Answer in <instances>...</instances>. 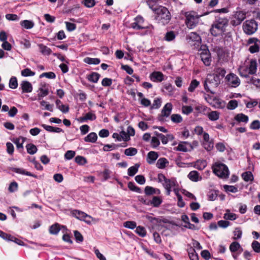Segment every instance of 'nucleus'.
<instances>
[{
	"instance_id": "obj_2",
	"label": "nucleus",
	"mask_w": 260,
	"mask_h": 260,
	"mask_svg": "<svg viewBox=\"0 0 260 260\" xmlns=\"http://www.w3.org/2000/svg\"><path fill=\"white\" fill-rule=\"evenodd\" d=\"M228 22V19L225 17L216 18L210 29L211 34L214 36L222 35L225 31Z\"/></svg>"
},
{
	"instance_id": "obj_42",
	"label": "nucleus",
	"mask_w": 260,
	"mask_h": 260,
	"mask_svg": "<svg viewBox=\"0 0 260 260\" xmlns=\"http://www.w3.org/2000/svg\"><path fill=\"white\" fill-rule=\"evenodd\" d=\"M136 228V232L137 234L142 237H144L146 236V231L144 227L138 226Z\"/></svg>"
},
{
	"instance_id": "obj_48",
	"label": "nucleus",
	"mask_w": 260,
	"mask_h": 260,
	"mask_svg": "<svg viewBox=\"0 0 260 260\" xmlns=\"http://www.w3.org/2000/svg\"><path fill=\"white\" fill-rule=\"evenodd\" d=\"M189 39L193 41L200 42L201 39L200 36L195 32H191L189 35Z\"/></svg>"
},
{
	"instance_id": "obj_49",
	"label": "nucleus",
	"mask_w": 260,
	"mask_h": 260,
	"mask_svg": "<svg viewBox=\"0 0 260 260\" xmlns=\"http://www.w3.org/2000/svg\"><path fill=\"white\" fill-rule=\"evenodd\" d=\"M25 141V138L20 137L14 141L18 149L23 148V143Z\"/></svg>"
},
{
	"instance_id": "obj_31",
	"label": "nucleus",
	"mask_w": 260,
	"mask_h": 260,
	"mask_svg": "<svg viewBox=\"0 0 260 260\" xmlns=\"http://www.w3.org/2000/svg\"><path fill=\"white\" fill-rule=\"evenodd\" d=\"M84 62L90 64H98L100 63V59L97 58L85 57Z\"/></svg>"
},
{
	"instance_id": "obj_62",
	"label": "nucleus",
	"mask_w": 260,
	"mask_h": 260,
	"mask_svg": "<svg viewBox=\"0 0 260 260\" xmlns=\"http://www.w3.org/2000/svg\"><path fill=\"white\" fill-rule=\"evenodd\" d=\"M238 106V102L236 100H231L230 101L228 105L227 108L228 109L230 110H233L235 109Z\"/></svg>"
},
{
	"instance_id": "obj_55",
	"label": "nucleus",
	"mask_w": 260,
	"mask_h": 260,
	"mask_svg": "<svg viewBox=\"0 0 260 260\" xmlns=\"http://www.w3.org/2000/svg\"><path fill=\"white\" fill-rule=\"evenodd\" d=\"M35 75V73L28 68L25 69L21 71V75L24 77L33 76Z\"/></svg>"
},
{
	"instance_id": "obj_57",
	"label": "nucleus",
	"mask_w": 260,
	"mask_h": 260,
	"mask_svg": "<svg viewBox=\"0 0 260 260\" xmlns=\"http://www.w3.org/2000/svg\"><path fill=\"white\" fill-rule=\"evenodd\" d=\"M145 193L147 195H151L156 193V189L152 187L147 186L145 188Z\"/></svg>"
},
{
	"instance_id": "obj_43",
	"label": "nucleus",
	"mask_w": 260,
	"mask_h": 260,
	"mask_svg": "<svg viewBox=\"0 0 260 260\" xmlns=\"http://www.w3.org/2000/svg\"><path fill=\"white\" fill-rule=\"evenodd\" d=\"M240 247L241 246L238 242H233L231 244L230 246V250L232 252H235L237 251Z\"/></svg>"
},
{
	"instance_id": "obj_53",
	"label": "nucleus",
	"mask_w": 260,
	"mask_h": 260,
	"mask_svg": "<svg viewBox=\"0 0 260 260\" xmlns=\"http://www.w3.org/2000/svg\"><path fill=\"white\" fill-rule=\"evenodd\" d=\"M223 188L225 191L235 193L238 191L237 187L234 186L224 185Z\"/></svg>"
},
{
	"instance_id": "obj_56",
	"label": "nucleus",
	"mask_w": 260,
	"mask_h": 260,
	"mask_svg": "<svg viewBox=\"0 0 260 260\" xmlns=\"http://www.w3.org/2000/svg\"><path fill=\"white\" fill-rule=\"evenodd\" d=\"M81 3L87 8H92L95 5L94 0H83Z\"/></svg>"
},
{
	"instance_id": "obj_29",
	"label": "nucleus",
	"mask_w": 260,
	"mask_h": 260,
	"mask_svg": "<svg viewBox=\"0 0 260 260\" xmlns=\"http://www.w3.org/2000/svg\"><path fill=\"white\" fill-rule=\"evenodd\" d=\"M169 164V161L165 158H159L157 162L156 166L159 169H164L167 164Z\"/></svg>"
},
{
	"instance_id": "obj_33",
	"label": "nucleus",
	"mask_w": 260,
	"mask_h": 260,
	"mask_svg": "<svg viewBox=\"0 0 260 260\" xmlns=\"http://www.w3.org/2000/svg\"><path fill=\"white\" fill-rule=\"evenodd\" d=\"M234 237L233 239L234 240H238L242 237V231L240 228H236L233 231Z\"/></svg>"
},
{
	"instance_id": "obj_59",
	"label": "nucleus",
	"mask_w": 260,
	"mask_h": 260,
	"mask_svg": "<svg viewBox=\"0 0 260 260\" xmlns=\"http://www.w3.org/2000/svg\"><path fill=\"white\" fill-rule=\"evenodd\" d=\"M124 226L128 229H134L137 227V224L136 222L133 221H127L125 222L124 223Z\"/></svg>"
},
{
	"instance_id": "obj_38",
	"label": "nucleus",
	"mask_w": 260,
	"mask_h": 260,
	"mask_svg": "<svg viewBox=\"0 0 260 260\" xmlns=\"http://www.w3.org/2000/svg\"><path fill=\"white\" fill-rule=\"evenodd\" d=\"M60 231L59 224L58 223H55L51 225L49 229V232L51 234L56 235Z\"/></svg>"
},
{
	"instance_id": "obj_64",
	"label": "nucleus",
	"mask_w": 260,
	"mask_h": 260,
	"mask_svg": "<svg viewBox=\"0 0 260 260\" xmlns=\"http://www.w3.org/2000/svg\"><path fill=\"white\" fill-rule=\"evenodd\" d=\"M250 128L252 129H258L260 128V121L258 120H254L251 123Z\"/></svg>"
},
{
	"instance_id": "obj_12",
	"label": "nucleus",
	"mask_w": 260,
	"mask_h": 260,
	"mask_svg": "<svg viewBox=\"0 0 260 260\" xmlns=\"http://www.w3.org/2000/svg\"><path fill=\"white\" fill-rule=\"evenodd\" d=\"M38 100H41L49 94V89L46 83H41L38 90Z\"/></svg>"
},
{
	"instance_id": "obj_39",
	"label": "nucleus",
	"mask_w": 260,
	"mask_h": 260,
	"mask_svg": "<svg viewBox=\"0 0 260 260\" xmlns=\"http://www.w3.org/2000/svg\"><path fill=\"white\" fill-rule=\"evenodd\" d=\"M137 152V149L133 147L128 148L124 150V154L127 156H134Z\"/></svg>"
},
{
	"instance_id": "obj_40",
	"label": "nucleus",
	"mask_w": 260,
	"mask_h": 260,
	"mask_svg": "<svg viewBox=\"0 0 260 260\" xmlns=\"http://www.w3.org/2000/svg\"><path fill=\"white\" fill-rule=\"evenodd\" d=\"M242 177L245 181H252L253 179V175L250 172H246L243 173L242 174Z\"/></svg>"
},
{
	"instance_id": "obj_6",
	"label": "nucleus",
	"mask_w": 260,
	"mask_h": 260,
	"mask_svg": "<svg viewBox=\"0 0 260 260\" xmlns=\"http://www.w3.org/2000/svg\"><path fill=\"white\" fill-rule=\"evenodd\" d=\"M156 13L163 24L168 23L171 19L170 13L165 7H161L158 8Z\"/></svg>"
},
{
	"instance_id": "obj_22",
	"label": "nucleus",
	"mask_w": 260,
	"mask_h": 260,
	"mask_svg": "<svg viewBox=\"0 0 260 260\" xmlns=\"http://www.w3.org/2000/svg\"><path fill=\"white\" fill-rule=\"evenodd\" d=\"M188 178L192 181L197 182L202 179L199 173L196 171H191L188 175Z\"/></svg>"
},
{
	"instance_id": "obj_41",
	"label": "nucleus",
	"mask_w": 260,
	"mask_h": 260,
	"mask_svg": "<svg viewBox=\"0 0 260 260\" xmlns=\"http://www.w3.org/2000/svg\"><path fill=\"white\" fill-rule=\"evenodd\" d=\"M239 72L240 76L244 77H247L249 74L248 73V67H240L239 68Z\"/></svg>"
},
{
	"instance_id": "obj_52",
	"label": "nucleus",
	"mask_w": 260,
	"mask_h": 260,
	"mask_svg": "<svg viewBox=\"0 0 260 260\" xmlns=\"http://www.w3.org/2000/svg\"><path fill=\"white\" fill-rule=\"evenodd\" d=\"M203 146L204 148L207 150L208 151H211L213 147H214V144L213 141H210L208 142H203Z\"/></svg>"
},
{
	"instance_id": "obj_30",
	"label": "nucleus",
	"mask_w": 260,
	"mask_h": 260,
	"mask_svg": "<svg viewBox=\"0 0 260 260\" xmlns=\"http://www.w3.org/2000/svg\"><path fill=\"white\" fill-rule=\"evenodd\" d=\"M140 165L138 164H135V166L131 167L127 171L128 175L130 176H134L138 172Z\"/></svg>"
},
{
	"instance_id": "obj_60",
	"label": "nucleus",
	"mask_w": 260,
	"mask_h": 260,
	"mask_svg": "<svg viewBox=\"0 0 260 260\" xmlns=\"http://www.w3.org/2000/svg\"><path fill=\"white\" fill-rule=\"evenodd\" d=\"M218 191L217 190H211L208 193V198L210 201H214L217 198Z\"/></svg>"
},
{
	"instance_id": "obj_58",
	"label": "nucleus",
	"mask_w": 260,
	"mask_h": 260,
	"mask_svg": "<svg viewBox=\"0 0 260 260\" xmlns=\"http://www.w3.org/2000/svg\"><path fill=\"white\" fill-rule=\"evenodd\" d=\"M199 82H198L197 80H192L191 82L190 85L188 88V91L190 92H193L195 88L199 85Z\"/></svg>"
},
{
	"instance_id": "obj_61",
	"label": "nucleus",
	"mask_w": 260,
	"mask_h": 260,
	"mask_svg": "<svg viewBox=\"0 0 260 260\" xmlns=\"http://www.w3.org/2000/svg\"><path fill=\"white\" fill-rule=\"evenodd\" d=\"M175 38V35L173 31H170L166 33L165 39L167 41H171Z\"/></svg>"
},
{
	"instance_id": "obj_1",
	"label": "nucleus",
	"mask_w": 260,
	"mask_h": 260,
	"mask_svg": "<svg viewBox=\"0 0 260 260\" xmlns=\"http://www.w3.org/2000/svg\"><path fill=\"white\" fill-rule=\"evenodd\" d=\"M209 12H206L203 15H199L194 11H189L187 12L181 11V14L183 15L185 19V24L189 29H193L196 27L200 22L201 17L207 15Z\"/></svg>"
},
{
	"instance_id": "obj_9",
	"label": "nucleus",
	"mask_w": 260,
	"mask_h": 260,
	"mask_svg": "<svg viewBox=\"0 0 260 260\" xmlns=\"http://www.w3.org/2000/svg\"><path fill=\"white\" fill-rule=\"evenodd\" d=\"M225 79L228 82V84L232 87H237L240 84L241 81L239 77L234 73H230L228 74Z\"/></svg>"
},
{
	"instance_id": "obj_3",
	"label": "nucleus",
	"mask_w": 260,
	"mask_h": 260,
	"mask_svg": "<svg viewBox=\"0 0 260 260\" xmlns=\"http://www.w3.org/2000/svg\"><path fill=\"white\" fill-rule=\"evenodd\" d=\"M221 78H218L217 76L213 75H209L206 78L204 86L205 89L210 92L212 94H214L215 92L213 89L218 87L220 83Z\"/></svg>"
},
{
	"instance_id": "obj_26",
	"label": "nucleus",
	"mask_w": 260,
	"mask_h": 260,
	"mask_svg": "<svg viewBox=\"0 0 260 260\" xmlns=\"http://www.w3.org/2000/svg\"><path fill=\"white\" fill-rule=\"evenodd\" d=\"M235 119L239 122L247 123L248 121V117L243 113L236 115Z\"/></svg>"
},
{
	"instance_id": "obj_18",
	"label": "nucleus",
	"mask_w": 260,
	"mask_h": 260,
	"mask_svg": "<svg viewBox=\"0 0 260 260\" xmlns=\"http://www.w3.org/2000/svg\"><path fill=\"white\" fill-rule=\"evenodd\" d=\"M150 79L153 81L161 82L164 80V75L160 72H154L150 75Z\"/></svg>"
},
{
	"instance_id": "obj_44",
	"label": "nucleus",
	"mask_w": 260,
	"mask_h": 260,
	"mask_svg": "<svg viewBox=\"0 0 260 260\" xmlns=\"http://www.w3.org/2000/svg\"><path fill=\"white\" fill-rule=\"evenodd\" d=\"M215 74H214L215 76H217L218 78H222L226 73L225 70L223 68H217L215 71Z\"/></svg>"
},
{
	"instance_id": "obj_20",
	"label": "nucleus",
	"mask_w": 260,
	"mask_h": 260,
	"mask_svg": "<svg viewBox=\"0 0 260 260\" xmlns=\"http://www.w3.org/2000/svg\"><path fill=\"white\" fill-rule=\"evenodd\" d=\"M158 155L157 152L150 151L147 154V162L151 164L153 163L158 158Z\"/></svg>"
},
{
	"instance_id": "obj_47",
	"label": "nucleus",
	"mask_w": 260,
	"mask_h": 260,
	"mask_svg": "<svg viewBox=\"0 0 260 260\" xmlns=\"http://www.w3.org/2000/svg\"><path fill=\"white\" fill-rule=\"evenodd\" d=\"M162 200L158 197H153L152 201H151V204L154 207H158L161 203Z\"/></svg>"
},
{
	"instance_id": "obj_24",
	"label": "nucleus",
	"mask_w": 260,
	"mask_h": 260,
	"mask_svg": "<svg viewBox=\"0 0 260 260\" xmlns=\"http://www.w3.org/2000/svg\"><path fill=\"white\" fill-rule=\"evenodd\" d=\"M56 105L58 109H59L63 113H67L69 110V107L68 105H63L61 102L57 100L56 101Z\"/></svg>"
},
{
	"instance_id": "obj_7",
	"label": "nucleus",
	"mask_w": 260,
	"mask_h": 260,
	"mask_svg": "<svg viewBox=\"0 0 260 260\" xmlns=\"http://www.w3.org/2000/svg\"><path fill=\"white\" fill-rule=\"evenodd\" d=\"M247 45L250 53L258 52L260 50V40L255 38H250L247 41Z\"/></svg>"
},
{
	"instance_id": "obj_35",
	"label": "nucleus",
	"mask_w": 260,
	"mask_h": 260,
	"mask_svg": "<svg viewBox=\"0 0 260 260\" xmlns=\"http://www.w3.org/2000/svg\"><path fill=\"white\" fill-rule=\"evenodd\" d=\"M100 75L97 73L94 72L89 75L88 76L87 79L90 82L93 83H96L98 81Z\"/></svg>"
},
{
	"instance_id": "obj_50",
	"label": "nucleus",
	"mask_w": 260,
	"mask_h": 260,
	"mask_svg": "<svg viewBox=\"0 0 260 260\" xmlns=\"http://www.w3.org/2000/svg\"><path fill=\"white\" fill-rule=\"evenodd\" d=\"M128 188L131 190L132 191L140 193L141 192V189L137 186L134 182H129L128 183Z\"/></svg>"
},
{
	"instance_id": "obj_21",
	"label": "nucleus",
	"mask_w": 260,
	"mask_h": 260,
	"mask_svg": "<svg viewBox=\"0 0 260 260\" xmlns=\"http://www.w3.org/2000/svg\"><path fill=\"white\" fill-rule=\"evenodd\" d=\"M97 139L98 136L95 133L92 132L85 137L84 140L86 142L94 143L96 141Z\"/></svg>"
},
{
	"instance_id": "obj_36",
	"label": "nucleus",
	"mask_w": 260,
	"mask_h": 260,
	"mask_svg": "<svg viewBox=\"0 0 260 260\" xmlns=\"http://www.w3.org/2000/svg\"><path fill=\"white\" fill-rule=\"evenodd\" d=\"M27 152L30 154H34L37 151V147L32 144H28L26 146Z\"/></svg>"
},
{
	"instance_id": "obj_14",
	"label": "nucleus",
	"mask_w": 260,
	"mask_h": 260,
	"mask_svg": "<svg viewBox=\"0 0 260 260\" xmlns=\"http://www.w3.org/2000/svg\"><path fill=\"white\" fill-rule=\"evenodd\" d=\"M176 149L178 151L187 152L193 150V146L187 142H182L178 144Z\"/></svg>"
},
{
	"instance_id": "obj_8",
	"label": "nucleus",
	"mask_w": 260,
	"mask_h": 260,
	"mask_svg": "<svg viewBox=\"0 0 260 260\" xmlns=\"http://www.w3.org/2000/svg\"><path fill=\"white\" fill-rule=\"evenodd\" d=\"M246 18V13L243 11H237L233 15L231 23L233 26H237Z\"/></svg>"
},
{
	"instance_id": "obj_16",
	"label": "nucleus",
	"mask_w": 260,
	"mask_h": 260,
	"mask_svg": "<svg viewBox=\"0 0 260 260\" xmlns=\"http://www.w3.org/2000/svg\"><path fill=\"white\" fill-rule=\"evenodd\" d=\"M162 185L167 190V194L169 196L171 188L175 186V181L174 179H167L165 182L162 183Z\"/></svg>"
},
{
	"instance_id": "obj_19",
	"label": "nucleus",
	"mask_w": 260,
	"mask_h": 260,
	"mask_svg": "<svg viewBox=\"0 0 260 260\" xmlns=\"http://www.w3.org/2000/svg\"><path fill=\"white\" fill-rule=\"evenodd\" d=\"M247 67L249 74L252 75L256 73L257 70V63L255 60H251Z\"/></svg>"
},
{
	"instance_id": "obj_51",
	"label": "nucleus",
	"mask_w": 260,
	"mask_h": 260,
	"mask_svg": "<svg viewBox=\"0 0 260 260\" xmlns=\"http://www.w3.org/2000/svg\"><path fill=\"white\" fill-rule=\"evenodd\" d=\"M9 87L12 89H15L18 86L17 78L15 77H12L9 81Z\"/></svg>"
},
{
	"instance_id": "obj_13",
	"label": "nucleus",
	"mask_w": 260,
	"mask_h": 260,
	"mask_svg": "<svg viewBox=\"0 0 260 260\" xmlns=\"http://www.w3.org/2000/svg\"><path fill=\"white\" fill-rule=\"evenodd\" d=\"M201 58L205 65L208 66L211 62L210 53L208 49H204L200 53Z\"/></svg>"
},
{
	"instance_id": "obj_4",
	"label": "nucleus",
	"mask_w": 260,
	"mask_h": 260,
	"mask_svg": "<svg viewBox=\"0 0 260 260\" xmlns=\"http://www.w3.org/2000/svg\"><path fill=\"white\" fill-rule=\"evenodd\" d=\"M257 28V23L253 19L247 20L243 24V31L248 35H251L255 33Z\"/></svg>"
},
{
	"instance_id": "obj_11",
	"label": "nucleus",
	"mask_w": 260,
	"mask_h": 260,
	"mask_svg": "<svg viewBox=\"0 0 260 260\" xmlns=\"http://www.w3.org/2000/svg\"><path fill=\"white\" fill-rule=\"evenodd\" d=\"M172 105L170 103H167L161 110V113L158 117L159 121L164 120V117H168L172 110Z\"/></svg>"
},
{
	"instance_id": "obj_23",
	"label": "nucleus",
	"mask_w": 260,
	"mask_h": 260,
	"mask_svg": "<svg viewBox=\"0 0 260 260\" xmlns=\"http://www.w3.org/2000/svg\"><path fill=\"white\" fill-rule=\"evenodd\" d=\"M10 169L12 171H14V172H16L17 173L21 174H22V175H26L29 176H32V177H35V178L37 177L36 175L32 174L29 172H27V171L24 170V169H23L22 168H12Z\"/></svg>"
},
{
	"instance_id": "obj_5",
	"label": "nucleus",
	"mask_w": 260,
	"mask_h": 260,
	"mask_svg": "<svg viewBox=\"0 0 260 260\" xmlns=\"http://www.w3.org/2000/svg\"><path fill=\"white\" fill-rule=\"evenodd\" d=\"M213 168L214 173L221 178H227L229 175V171L228 167L223 164L216 163Z\"/></svg>"
},
{
	"instance_id": "obj_54",
	"label": "nucleus",
	"mask_w": 260,
	"mask_h": 260,
	"mask_svg": "<svg viewBox=\"0 0 260 260\" xmlns=\"http://www.w3.org/2000/svg\"><path fill=\"white\" fill-rule=\"evenodd\" d=\"M171 120L174 123H180L182 121V117L179 114H174L171 116Z\"/></svg>"
},
{
	"instance_id": "obj_17",
	"label": "nucleus",
	"mask_w": 260,
	"mask_h": 260,
	"mask_svg": "<svg viewBox=\"0 0 260 260\" xmlns=\"http://www.w3.org/2000/svg\"><path fill=\"white\" fill-rule=\"evenodd\" d=\"M22 92L24 93L31 92L32 90V86L31 84L27 81H23L20 84Z\"/></svg>"
},
{
	"instance_id": "obj_37",
	"label": "nucleus",
	"mask_w": 260,
	"mask_h": 260,
	"mask_svg": "<svg viewBox=\"0 0 260 260\" xmlns=\"http://www.w3.org/2000/svg\"><path fill=\"white\" fill-rule=\"evenodd\" d=\"M207 165L206 162L205 160H197L194 165V167L200 170L204 169Z\"/></svg>"
},
{
	"instance_id": "obj_15",
	"label": "nucleus",
	"mask_w": 260,
	"mask_h": 260,
	"mask_svg": "<svg viewBox=\"0 0 260 260\" xmlns=\"http://www.w3.org/2000/svg\"><path fill=\"white\" fill-rule=\"evenodd\" d=\"M74 214L77 218H78L81 220H83V219L84 218H88L89 219H91L94 222V223H96L99 221V219L94 218L91 216L86 214L85 213L79 210H75L74 211Z\"/></svg>"
},
{
	"instance_id": "obj_63",
	"label": "nucleus",
	"mask_w": 260,
	"mask_h": 260,
	"mask_svg": "<svg viewBox=\"0 0 260 260\" xmlns=\"http://www.w3.org/2000/svg\"><path fill=\"white\" fill-rule=\"evenodd\" d=\"M251 247L255 252H260V243L258 242L254 241L252 243Z\"/></svg>"
},
{
	"instance_id": "obj_46",
	"label": "nucleus",
	"mask_w": 260,
	"mask_h": 260,
	"mask_svg": "<svg viewBox=\"0 0 260 260\" xmlns=\"http://www.w3.org/2000/svg\"><path fill=\"white\" fill-rule=\"evenodd\" d=\"M75 161L79 165H84L87 162V159L84 157L80 155L75 157Z\"/></svg>"
},
{
	"instance_id": "obj_25",
	"label": "nucleus",
	"mask_w": 260,
	"mask_h": 260,
	"mask_svg": "<svg viewBox=\"0 0 260 260\" xmlns=\"http://www.w3.org/2000/svg\"><path fill=\"white\" fill-rule=\"evenodd\" d=\"M187 251L188 256L190 260H199L198 255L193 247H190L188 249Z\"/></svg>"
},
{
	"instance_id": "obj_34",
	"label": "nucleus",
	"mask_w": 260,
	"mask_h": 260,
	"mask_svg": "<svg viewBox=\"0 0 260 260\" xmlns=\"http://www.w3.org/2000/svg\"><path fill=\"white\" fill-rule=\"evenodd\" d=\"M39 49L41 53L44 55H48L51 54V49L47 47V46L43 45L40 44L39 45Z\"/></svg>"
},
{
	"instance_id": "obj_27",
	"label": "nucleus",
	"mask_w": 260,
	"mask_h": 260,
	"mask_svg": "<svg viewBox=\"0 0 260 260\" xmlns=\"http://www.w3.org/2000/svg\"><path fill=\"white\" fill-rule=\"evenodd\" d=\"M20 25L25 29H31L34 26V23L32 21L25 20L20 22Z\"/></svg>"
},
{
	"instance_id": "obj_45",
	"label": "nucleus",
	"mask_w": 260,
	"mask_h": 260,
	"mask_svg": "<svg viewBox=\"0 0 260 260\" xmlns=\"http://www.w3.org/2000/svg\"><path fill=\"white\" fill-rule=\"evenodd\" d=\"M224 218L226 220H234L237 218V216L234 213H230L229 210H227L226 212L224 215Z\"/></svg>"
},
{
	"instance_id": "obj_10",
	"label": "nucleus",
	"mask_w": 260,
	"mask_h": 260,
	"mask_svg": "<svg viewBox=\"0 0 260 260\" xmlns=\"http://www.w3.org/2000/svg\"><path fill=\"white\" fill-rule=\"evenodd\" d=\"M134 22L131 24V27L137 30L144 29L145 26H143L144 19L140 15L137 16L134 20Z\"/></svg>"
},
{
	"instance_id": "obj_28",
	"label": "nucleus",
	"mask_w": 260,
	"mask_h": 260,
	"mask_svg": "<svg viewBox=\"0 0 260 260\" xmlns=\"http://www.w3.org/2000/svg\"><path fill=\"white\" fill-rule=\"evenodd\" d=\"M207 116L210 120L216 121L219 118V113L216 111H213L208 113Z\"/></svg>"
},
{
	"instance_id": "obj_32",
	"label": "nucleus",
	"mask_w": 260,
	"mask_h": 260,
	"mask_svg": "<svg viewBox=\"0 0 260 260\" xmlns=\"http://www.w3.org/2000/svg\"><path fill=\"white\" fill-rule=\"evenodd\" d=\"M217 55L220 59H224L227 54L225 51L222 48L217 47L216 49Z\"/></svg>"
}]
</instances>
